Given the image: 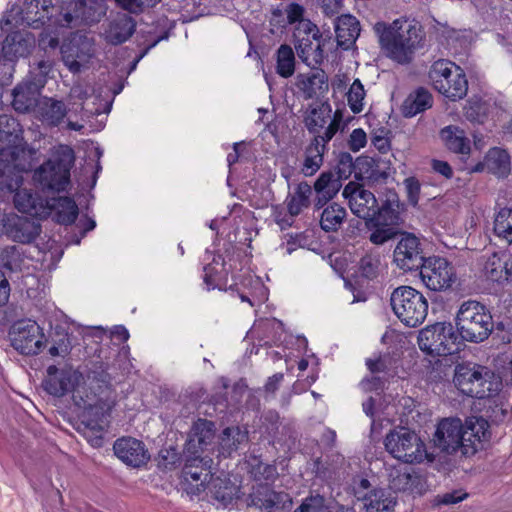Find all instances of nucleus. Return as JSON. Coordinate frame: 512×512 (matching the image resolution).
Masks as SVG:
<instances>
[{"instance_id":"1","label":"nucleus","mask_w":512,"mask_h":512,"mask_svg":"<svg viewBox=\"0 0 512 512\" xmlns=\"http://www.w3.org/2000/svg\"><path fill=\"white\" fill-rule=\"evenodd\" d=\"M82 377V374L71 365H50L46 370L43 387L48 394L55 397L73 392L75 405L83 409L81 423L84 426V434L92 446L99 447L102 444V434L109 424V408L102 401H93L88 396L87 399L83 398L81 390H75Z\"/></svg>"},{"instance_id":"2","label":"nucleus","mask_w":512,"mask_h":512,"mask_svg":"<svg viewBox=\"0 0 512 512\" xmlns=\"http://www.w3.org/2000/svg\"><path fill=\"white\" fill-rule=\"evenodd\" d=\"M221 255H215L208 249L203 256V283L207 290L219 289L235 292L242 302H247L251 307L260 305L268 299V290L260 277L249 271H240L234 274L235 265Z\"/></svg>"},{"instance_id":"3","label":"nucleus","mask_w":512,"mask_h":512,"mask_svg":"<svg viewBox=\"0 0 512 512\" xmlns=\"http://www.w3.org/2000/svg\"><path fill=\"white\" fill-rule=\"evenodd\" d=\"M22 128L12 116L0 115V197L16 189L23 182L25 165L21 157L25 154Z\"/></svg>"},{"instance_id":"4","label":"nucleus","mask_w":512,"mask_h":512,"mask_svg":"<svg viewBox=\"0 0 512 512\" xmlns=\"http://www.w3.org/2000/svg\"><path fill=\"white\" fill-rule=\"evenodd\" d=\"M31 6L41 7V11L36 12L39 16L33 20V23H36L35 27L47 22L61 28L76 27L81 22L86 24L97 23L107 12L104 0H71L57 14L52 12L56 8L51 0H32Z\"/></svg>"},{"instance_id":"5","label":"nucleus","mask_w":512,"mask_h":512,"mask_svg":"<svg viewBox=\"0 0 512 512\" xmlns=\"http://www.w3.org/2000/svg\"><path fill=\"white\" fill-rule=\"evenodd\" d=\"M375 31L378 34L381 48L388 57L399 63L410 61L413 50L421 40L416 26L401 19H396L389 25L376 23Z\"/></svg>"},{"instance_id":"6","label":"nucleus","mask_w":512,"mask_h":512,"mask_svg":"<svg viewBox=\"0 0 512 512\" xmlns=\"http://www.w3.org/2000/svg\"><path fill=\"white\" fill-rule=\"evenodd\" d=\"M74 164L75 153L72 147L56 145L50 150V157L34 170L33 179L42 189L65 191L70 184Z\"/></svg>"},{"instance_id":"7","label":"nucleus","mask_w":512,"mask_h":512,"mask_svg":"<svg viewBox=\"0 0 512 512\" xmlns=\"http://www.w3.org/2000/svg\"><path fill=\"white\" fill-rule=\"evenodd\" d=\"M455 326L463 342L480 343L493 331L494 323L487 307L475 300L464 301L455 316Z\"/></svg>"},{"instance_id":"8","label":"nucleus","mask_w":512,"mask_h":512,"mask_svg":"<svg viewBox=\"0 0 512 512\" xmlns=\"http://www.w3.org/2000/svg\"><path fill=\"white\" fill-rule=\"evenodd\" d=\"M454 384L469 397L484 399L496 395L501 381L487 367L475 364H459L455 368Z\"/></svg>"},{"instance_id":"9","label":"nucleus","mask_w":512,"mask_h":512,"mask_svg":"<svg viewBox=\"0 0 512 512\" xmlns=\"http://www.w3.org/2000/svg\"><path fill=\"white\" fill-rule=\"evenodd\" d=\"M418 345L428 355L448 356L460 352L464 342L452 323L436 322L420 331Z\"/></svg>"},{"instance_id":"10","label":"nucleus","mask_w":512,"mask_h":512,"mask_svg":"<svg viewBox=\"0 0 512 512\" xmlns=\"http://www.w3.org/2000/svg\"><path fill=\"white\" fill-rule=\"evenodd\" d=\"M429 79L440 94L457 101L467 95L468 80L463 69L446 59L435 61L429 71Z\"/></svg>"},{"instance_id":"11","label":"nucleus","mask_w":512,"mask_h":512,"mask_svg":"<svg viewBox=\"0 0 512 512\" xmlns=\"http://www.w3.org/2000/svg\"><path fill=\"white\" fill-rule=\"evenodd\" d=\"M390 302L396 317L407 327H417L427 317V299L411 286H400L394 289Z\"/></svg>"},{"instance_id":"12","label":"nucleus","mask_w":512,"mask_h":512,"mask_svg":"<svg viewBox=\"0 0 512 512\" xmlns=\"http://www.w3.org/2000/svg\"><path fill=\"white\" fill-rule=\"evenodd\" d=\"M384 445L389 454L404 463H421L427 457L425 443L418 434L405 427L390 431Z\"/></svg>"},{"instance_id":"13","label":"nucleus","mask_w":512,"mask_h":512,"mask_svg":"<svg viewBox=\"0 0 512 512\" xmlns=\"http://www.w3.org/2000/svg\"><path fill=\"white\" fill-rule=\"evenodd\" d=\"M11 344L23 355H37L46 345L43 328L31 319L15 322L10 330Z\"/></svg>"},{"instance_id":"14","label":"nucleus","mask_w":512,"mask_h":512,"mask_svg":"<svg viewBox=\"0 0 512 512\" xmlns=\"http://www.w3.org/2000/svg\"><path fill=\"white\" fill-rule=\"evenodd\" d=\"M423 284L431 291H445L456 281L453 265L442 257H428L420 266Z\"/></svg>"},{"instance_id":"15","label":"nucleus","mask_w":512,"mask_h":512,"mask_svg":"<svg viewBox=\"0 0 512 512\" xmlns=\"http://www.w3.org/2000/svg\"><path fill=\"white\" fill-rule=\"evenodd\" d=\"M294 37L296 50L301 60L310 67L320 65L324 58L321 48V36L316 25L311 21L302 22L297 26Z\"/></svg>"},{"instance_id":"16","label":"nucleus","mask_w":512,"mask_h":512,"mask_svg":"<svg viewBox=\"0 0 512 512\" xmlns=\"http://www.w3.org/2000/svg\"><path fill=\"white\" fill-rule=\"evenodd\" d=\"M95 52L94 40L85 35L75 34L61 46L63 63L72 73H79L86 68Z\"/></svg>"},{"instance_id":"17","label":"nucleus","mask_w":512,"mask_h":512,"mask_svg":"<svg viewBox=\"0 0 512 512\" xmlns=\"http://www.w3.org/2000/svg\"><path fill=\"white\" fill-rule=\"evenodd\" d=\"M213 460L209 457H194L185 461L182 469V487L190 495H200L206 491L211 479Z\"/></svg>"},{"instance_id":"18","label":"nucleus","mask_w":512,"mask_h":512,"mask_svg":"<svg viewBox=\"0 0 512 512\" xmlns=\"http://www.w3.org/2000/svg\"><path fill=\"white\" fill-rule=\"evenodd\" d=\"M248 505L257 508L260 512H289L293 500L289 493L276 491L266 483L253 487L248 497Z\"/></svg>"},{"instance_id":"19","label":"nucleus","mask_w":512,"mask_h":512,"mask_svg":"<svg viewBox=\"0 0 512 512\" xmlns=\"http://www.w3.org/2000/svg\"><path fill=\"white\" fill-rule=\"evenodd\" d=\"M342 194L348 201L351 212L366 222L380 213L381 205L379 206L375 195L359 183L349 182Z\"/></svg>"},{"instance_id":"20","label":"nucleus","mask_w":512,"mask_h":512,"mask_svg":"<svg viewBox=\"0 0 512 512\" xmlns=\"http://www.w3.org/2000/svg\"><path fill=\"white\" fill-rule=\"evenodd\" d=\"M463 423L459 418H444L439 421L434 433V445L441 451L452 453L461 449L464 454Z\"/></svg>"},{"instance_id":"21","label":"nucleus","mask_w":512,"mask_h":512,"mask_svg":"<svg viewBox=\"0 0 512 512\" xmlns=\"http://www.w3.org/2000/svg\"><path fill=\"white\" fill-rule=\"evenodd\" d=\"M393 261L404 271L419 269L425 261L419 239L410 233L403 234L394 249Z\"/></svg>"},{"instance_id":"22","label":"nucleus","mask_w":512,"mask_h":512,"mask_svg":"<svg viewBox=\"0 0 512 512\" xmlns=\"http://www.w3.org/2000/svg\"><path fill=\"white\" fill-rule=\"evenodd\" d=\"M398 219L397 211L394 209L390 201L381 204L378 216L366 222L369 230H371L370 241L376 245H382L395 236L393 225Z\"/></svg>"},{"instance_id":"23","label":"nucleus","mask_w":512,"mask_h":512,"mask_svg":"<svg viewBox=\"0 0 512 512\" xmlns=\"http://www.w3.org/2000/svg\"><path fill=\"white\" fill-rule=\"evenodd\" d=\"M464 455H474L490 441L491 431L489 422L483 417L471 416L463 423Z\"/></svg>"},{"instance_id":"24","label":"nucleus","mask_w":512,"mask_h":512,"mask_svg":"<svg viewBox=\"0 0 512 512\" xmlns=\"http://www.w3.org/2000/svg\"><path fill=\"white\" fill-rule=\"evenodd\" d=\"M22 183L11 192H7L0 197V201H5L12 193L15 192L13 202L15 208L22 213L29 214L33 217L46 218L50 216V208L48 199L40 197L30 189H20Z\"/></svg>"},{"instance_id":"25","label":"nucleus","mask_w":512,"mask_h":512,"mask_svg":"<svg viewBox=\"0 0 512 512\" xmlns=\"http://www.w3.org/2000/svg\"><path fill=\"white\" fill-rule=\"evenodd\" d=\"M2 231L13 241L30 243L40 234V225L32 219L10 212L2 220Z\"/></svg>"},{"instance_id":"26","label":"nucleus","mask_w":512,"mask_h":512,"mask_svg":"<svg viewBox=\"0 0 512 512\" xmlns=\"http://www.w3.org/2000/svg\"><path fill=\"white\" fill-rule=\"evenodd\" d=\"M206 495L217 508H231L239 498L240 488L226 476H211L207 486Z\"/></svg>"},{"instance_id":"27","label":"nucleus","mask_w":512,"mask_h":512,"mask_svg":"<svg viewBox=\"0 0 512 512\" xmlns=\"http://www.w3.org/2000/svg\"><path fill=\"white\" fill-rule=\"evenodd\" d=\"M113 450L115 455L125 464L140 467L148 462L150 455L142 441L131 437L117 439Z\"/></svg>"},{"instance_id":"28","label":"nucleus","mask_w":512,"mask_h":512,"mask_svg":"<svg viewBox=\"0 0 512 512\" xmlns=\"http://www.w3.org/2000/svg\"><path fill=\"white\" fill-rule=\"evenodd\" d=\"M284 333L283 323L276 318L257 319L246 337L257 339L262 345L277 344Z\"/></svg>"},{"instance_id":"29","label":"nucleus","mask_w":512,"mask_h":512,"mask_svg":"<svg viewBox=\"0 0 512 512\" xmlns=\"http://www.w3.org/2000/svg\"><path fill=\"white\" fill-rule=\"evenodd\" d=\"M389 485L395 491L411 494H421L423 490L421 477L408 467H393L389 472Z\"/></svg>"},{"instance_id":"30","label":"nucleus","mask_w":512,"mask_h":512,"mask_svg":"<svg viewBox=\"0 0 512 512\" xmlns=\"http://www.w3.org/2000/svg\"><path fill=\"white\" fill-rule=\"evenodd\" d=\"M136 24L132 17L126 14H118L108 23L103 32L105 41L112 45L126 42L134 33Z\"/></svg>"},{"instance_id":"31","label":"nucleus","mask_w":512,"mask_h":512,"mask_svg":"<svg viewBox=\"0 0 512 512\" xmlns=\"http://www.w3.org/2000/svg\"><path fill=\"white\" fill-rule=\"evenodd\" d=\"M36 117L50 127L59 126L67 115V107L61 100L50 97L40 99L36 106Z\"/></svg>"},{"instance_id":"32","label":"nucleus","mask_w":512,"mask_h":512,"mask_svg":"<svg viewBox=\"0 0 512 512\" xmlns=\"http://www.w3.org/2000/svg\"><path fill=\"white\" fill-rule=\"evenodd\" d=\"M335 33L338 46L347 50L360 35V23L350 14L341 15L336 19Z\"/></svg>"},{"instance_id":"33","label":"nucleus","mask_w":512,"mask_h":512,"mask_svg":"<svg viewBox=\"0 0 512 512\" xmlns=\"http://www.w3.org/2000/svg\"><path fill=\"white\" fill-rule=\"evenodd\" d=\"M362 502L365 512H393L397 500L390 490L375 488L363 497Z\"/></svg>"},{"instance_id":"34","label":"nucleus","mask_w":512,"mask_h":512,"mask_svg":"<svg viewBox=\"0 0 512 512\" xmlns=\"http://www.w3.org/2000/svg\"><path fill=\"white\" fill-rule=\"evenodd\" d=\"M484 270L487 278L493 282L509 281L512 279L511 257L506 254H493L487 259Z\"/></svg>"},{"instance_id":"35","label":"nucleus","mask_w":512,"mask_h":512,"mask_svg":"<svg viewBox=\"0 0 512 512\" xmlns=\"http://www.w3.org/2000/svg\"><path fill=\"white\" fill-rule=\"evenodd\" d=\"M50 215L54 213L55 220L62 225H71L78 217L79 209L76 202L67 196L48 199Z\"/></svg>"},{"instance_id":"36","label":"nucleus","mask_w":512,"mask_h":512,"mask_svg":"<svg viewBox=\"0 0 512 512\" xmlns=\"http://www.w3.org/2000/svg\"><path fill=\"white\" fill-rule=\"evenodd\" d=\"M340 188L341 182L333 172L321 173L314 184V189L317 193L315 206L317 208L323 207L339 192Z\"/></svg>"},{"instance_id":"37","label":"nucleus","mask_w":512,"mask_h":512,"mask_svg":"<svg viewBox=\"0 0 512 512\" xmlns=\"http://www.w3.org/2000/svg\"><path fill=\"white\" fill-rule=\"evenodd\" d=\"M13 108L20 113H26L37 106L39 92L33 83H21L13 89Z\"/></svg>"},{"instance_id":"38","label":"nucleus","mask_w":512,"mask_h":512,"mask_svg":"<svg viewBox=\"0 0 512 512\" xmlns=\"http://www.w3.org/2000/svg\"><path fill=\"white\" fill-rule=\"evenodd\" d=\"M487 170L498 178H505L511 172L510 155L505 149L491 148L485 156Z\"/></svg>"},{"instance_id":"39","label":"nucleus","mask_w":512,"mask_h":512,"mask_svg":"<svg viewBox=\"0 0 512 512\" xmlns=\"http://www.w3.org/2000/svg\"><path fill=\"white\" fill-rule=\"evenodd\" d=\"M440 137L446 147L458 154L468 155L471 150L470 140L464 130L457 126H447L440 131Z\"/></svg>"},{"instance_id":"40","label":"nucleus","mask_w":512,"mask_h":512,"mask_svg":"<svg viewBox=\"0 0 512 512\" xmlns=\"http://www.w3.org/2000/svg\"><path fill=\"white\" fill-rule=\"evenodd\" d=\"M33 43V39L29 36L24 37L21 33L15 32L5 38L2 51L4 56L9 60L25 57L30 53Z\"/></svg>"},{"instance_id":"41","label":"nucleus","mask_w":512,"mask_h":512,"mask_svg":"<svg viewBox=\"0 0 512 512\" xmlns=\"http://www.w3.org/2000/svg\"><path fill=\"white\" fill-rule=\"evenodd\" d=\"M298 86L306 98H314L328 91V79L323 71L301 75Z\"/></svg>"},{"instance_id":"42","label":"nucleus","mask_w":512,"mask_h":512,"mask_svg":"<svg viewBox=\"0 0 512 512\" xmlns=\"http://www.w3.org/2000/svg\"><path fill=\"white\" fill-rule=\"evenodd\" d=\"M432 103L433 98L430 92L424 88H419L405 99L402 105V113L405 117H414L430 108Z\"/></svg>"},{"instance_id":"43","label":"nucleus","mask_w":512,"mask_h":512,"mask_svg":"<svg viewBox=\"0 0 512 512\" xmlns=\"http://www.w3.org/2000/svg\"><path fill=\"white\" fill-rule=\"evenodd\" d=\"M312 195V188L306 182L299 183L294 192L291 193L287 199V208L290 216L299 215L305 208L310 205V198Z\"/></svg>"},{"instance_id":"44","label":"nucleus","mask_w":512,"mask_h":512,"mask_svg":"<svg viewBox=\"0 0 512 512\" xmlns=\"http://www.w3.org/2000/svg\"><path fill=\"white\" fill-rule=\"evenodd\" d=\"M247 440V431L242 430L238 426L227 427L220 436V454L224 457L229 456L233 451L237 450L240 444Z\"/></svg>"},{"instance_id":"45","label":"nucleus","mask_w":512,"mask_h":512,"mask_svg":"<svg viewBox=\"0 0 512 512\" xmlns=\"http://www.w3.org/2000/svg\"><path fill=\"white\" fill-rule=\"evenodd\" d=\"M493 232L500 241L512 244V208H502L495 214Z\"/></svg>"},{"instance_id":"46","label":"nucleus","mask_w":512,"mask_h":512,"mask_svg":"<svg viewBox=\"0 0 512 512\" xmlns=\"http://www.w3.org/2000/svg\"><path fill=\"white\" fill-rule=\"evenodd\" d=\"M331 107L327 103L310 106L305 117V125L311 133H317L331 118Z\"/></svg>"},{"instance_id":"47","label":"nucleus","mask_w":512,"mask_h":512,"mask_svg":"<svg viewBox=\"0 0 512 512\" xmlns=\"http://www.w3.org/2000/svg\"><path fill=\"white\" fill-rule=\"evenodd\" d=\"M323 145L320 144L318 138L307 147L306 156L302 167L305 176L314 175L323 163Z\"/></svg>"},{"instance_id":"48","label":"nucleus","mask_w":512,"mask_h":512,"mask_svg":"<svg viewBox=\"0 0 512 512\" xmlns=\"http://www.w3.org/2000/svg\"><path fill=\"white\" fill-rule=\"evenodd\" d=\"M346 217V210L337 203L328 205L322 212L320 218L321 228L326 231H336Z\"/></svg>"},{"instance_id":"49","label":"nucleus","mask_w":512,"mask_h":512,"mask_svg":"<svg viewBox=\"0 0 512 512\" xmlns=\"http://www.w3.org/2000/svg\"><path fill=\"white\" fill-rule=\"evenodd\" d=\"M276 72L283 78H289L295 72V55L286 44L281 45L276 52Z\"/></svg>"},{"instance_id":"50","label":"nucleus","mask_w":512,"mask_h":512,"mask_svg":"<svg viewBox=\"0 0 512 512\" xmlns=\"http://www.w3.org/2000/svg\"><path fill=\"white\" fill-rule=\"evenodd\" d=\"M214 423L206 419H198L191 430V441L197 442L200 449L205 447L214 438Z\"/></svg>"},{"instance_id":"51","label":"nucleus","mask_w":512,"mask_h":512,"mask_svg":"<svg viewBox=\"0 0 512 512\" xmlns=\"http://www.w3.org/2000/svg\"><path fill=\"white\" fill-rule=\"evenodd\" d=\"M69 97L71 99L81 101V110L84 111L87 115H100L102 113H109L112 108L111 100L110 102H107L105 104L103 110L99 109L98 107L94 109H88L85 106V101L89 97V87L81 83H76L72 86V88L70 89Z\"/></svg>"},{"instance_id":"52","label":"nucleus","mask_w":512,"mask_h":512,"mask_svg":"<svg viewBox=\"0 0 512 512\" xmlns=\"http://www.w3.org/2000/svg\"><path fill=\"white\" fill-rule=\"evenodd\" d=\"M489 112V104L478 98L468 100L465 116L471 122L483 123Z\"/></svg>"},{"instance_id":"53","label":"nucleus","mask_w":512,"mask_h":512,"mask_svg":"<svg viewBox=\"0 0 512 512\" xmlns=\"http://www.w3.org/2000/svg\"><path fill=\"white\" fill-rule=\"evenodd\" d=\"M364 86L359 79H355L347 93L348 105L353 113H360L364 108Z\"/></svg>"},{"instance_id":"54","label":"nucleus","mask_w":512,"mask_h":512,"mask_svg":"<svg viewBox=\"0 0 512 512\" xmlns=\"http://www.w3.org/2000/svg\"><path fill=\"white\" fill-rule=\"evenodd\" d=\"M231 217L236 224V234L240 228L249 230L255 225V218L250 210L244 209L241 205L235 204L231 211Z\"/></svg>"},{"instance_id":"55","label":"nucleus","mask_w":512,"mask_h":512,"mask_svg":"<svg viewBox=\"0 0 512 512\" xmlns=\"http://www.w3.org/2000/svg\"><path fill=\"white\" fill-rule=\"evenodd\" d=\"M294 512H330L325 498L320 495L305 498Z\"/></svg>"},{"instance_id":"56","label":"nucleus","mask_w":512,"mask_h":512,"mask_svg":"<svg viewBox=\"0 0 512 512\" xmlns=\"http://www.w3.org/2000/svg\"><path fill=\"white\" fill-rule=\"evenodd\" d=\"M380 257L379 255L368 254L362 257L360 261V270L366 278H374L379 272Z\"/></svg>"},{"instance_id":"57","label":"nucleus","mask_w":512,"mask_h":512,"mask_svg":"<svg viewBox=\"0 0 512 512\" xmlns=\"http://www.w3.org/2000/svg\"><path fill=\"white\" fill-rule=\"evenodd\" d=\"M468 497V493L463 490H454L451 492L444 493L442 495H437L433 501L434 505H451L459 503L465 500Z\"/></svg>"},{"instance_id":"58","label":"nucleus","mask_w":512,"mask_h":512,"mask_svg":"<svg viewBox=\"0 0 512 512\" xmlns=\"http://www.w3.org/2000/svg\"><path fill=\"white\" fill-rule=\"evenodd\" d=\"M117 4L131 13H138L143 10L144 7H152L156 5L160 0H115Z\"/></svg>"},{"instance_id":"59","label":"nucleus","mask_w":512,"mask_h":512,"mask_svg":"<svg viewBox=\"0 0 512 512\" xmlns=\"http://www.w3.org/2000/svg\"><path fill=\"white\" fill-rule=\"evenodd\" d=\"M367 143V135L366 132L362 128L354 129L349 137L348 146L349 149L353 152H358L362 148L366 146Z\"/></svg>"},{"instance_id":"60","label":"nucleus","mask_w":512,"mask_h":512,"mask_svg":"<svg viewBox=\"0 0 512 512\" xmlns=\"http://www.w3.org/2000/svg\"><path fill=\"white\" fill-rule=\"evenodd\" d=\"M404 186L407 192L408 201L416 206L419 201L420 183L415 177H409L404 180Z\"/></svg>"},{"instance_id":"61","label":"nucleus","mask_w":512,"mask_h":512,"mask_svg":"<svg viewBox=\"0 0 512 512\" xmlns=\"http://www.w3.org/2000/svg\"><path fill=\"white\" fill-rule=\"evenodd\" d=\"M255 477L258 480L273 482L278 477L277 468L271 464L260 463L255 470Z\"/></svg>"},{"instance_id":"62","label":"nucleus","mask_w":512,"mask_h":512,"mask_svg":"<svg viewBox=\"0 0 512 512\" xmlns=\"http://www.w3.org/2000/svg\"><path fill=\"white\" fill-rule=\"evenodd\" d=\"M71 349L70 339L67 336H63L49 348V354L52 357H65L70 353Z\"/></svg>"},{"instance_id":"63","label":"nucleus","mask_w":512,"mask_h":512,"mask_svg":"<svg viewBox=\"0 0 512 512\" xmlns=\"http://www.w3.org/2000/svg\"><path fill=\"white\" fill-rule=\"evenodd\" d=\"M286 16L287 20L290 24L298 22V26L302 22H306L307 20H303V14H304V8L297 4V3H291L286 8Z\"/></svg>"},{"instance_id":"64","label":"nucleus","mask_w":512,"mask_h":512,"mask_svg":"<svg viewBox=\"0 0 512 512\" xmlns=\"http://www.w3.org/2000/svg\"><path fill=\"white\" fill-rule=\"evenodd\" d=\"M326 15H334L339 12L342 0H315Z\"/></svg>"}]
</instances>
